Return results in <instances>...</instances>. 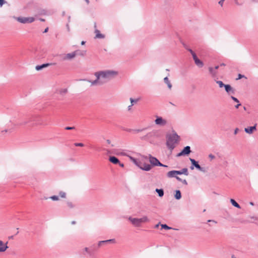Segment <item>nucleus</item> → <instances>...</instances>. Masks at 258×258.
<instances>
[{
    "instance_id": "nucleus-1",
    "label": "nucleus",
    "mask_w": 258,
    "mask_h": 258,
    "mask_svg": "<svg viewBox=\"0 0 258 258\" xmlns=\"http://www.w3.org/2000/svg\"><path fill=\"white\" fill-rule=\"evenodd\" d=\"M118 74L117 71L113 70H106L100 71L94 73L96 79L94 81L88 80L91 86H100L107 82L108 81L114 78Z\"/></svg>"
},
{
    "instance_id": "nucleus-2",
    "label": "nucleus",
    "mask_w": 258,
    "mask_h": 258,
    "mask_svg": "<svg viewBox=\"0 0 258 258\" xmlns=\"http://www.w3.org/2000/svg\"><path fill=\"white\" fill-rule=\"evenodd\" d=\"M179 137L175 133L168 134L166 136V146L171 152L179 142Z\"/></svg>"
},
{
    "instance_id": "nucleus-3",
    "label": "nucleus",
    "mask_w": 258,
    "mask_h": 258,
    "mask_svg": "<svg viewBox=\"0 0 258 258\" xmlns=\"http://www.w3.org/2000/svg\"><path fill=\"white\" fill-rule=\"evenodd\" d=\"M128 220L135 227H140L141 226L142 224L147 223L150 221L149 219L146 216H144L141 218H133L130 217Z\"/></svg>"
},
{
    "instance_id": "nucleus-4",
    "label": "nucleus",
    "mask_w": 258,
    "mask_h": 258,
    "mask_svg": "<svg viewBox=\"0 0 258 258\" xmlns=\"http://www.w3.org/2000/svg\"><path fill=\"white\" fill-rule=\"evenodd\" d=\"M79 52L80 51L79 50H76L71 53L64 54L62 55V59L63 60H71L74 59L76 55H80Z\"/></svg>"
},
{
    "instance_id": "nucleus-5",
    "label": "nucleus",
    "mask_w": 258,
    "mask_h": 258,
    "mask_svg": "<svg viewBox=\"0 0 258 258\" xmlns=\"http://www.w3.org/2000/svg\"><path fill=\"white\" fill-rule=\"evenodd\" d=\"M15 19L20 23L26 24L31 23L34 21L35 18L33 17H16Z\"/></svg>"
},
{
    "instance_id": "nucleus-6",
    "label": "nucleus",
    "mask_w": 258,
    "mask_h": 258,
    "mask_svg": "<svg viewBox=\"0 0 258 258\" xmlns=\"http://www.w3.org/2000/svg\"><path fill=\"white\" fill-rule=\"evenodd\" d=\"M154 122L156 125L160 126H165L167 124V120L166 119L159 116H156Z\"/></svg>"
},
{
    "instance_id": "nucleus-7",
    "label": "nucleus",
    "mask_w": 258,
    "mask_h": 258,
    "mask_svg": "<svg viewBox=\"0 0 258 258\" xmlns=\"http://www.w3.org/2000/svg\"><path fill=\"white\" fill-rule=\"evenodd\" d=\"M149 160L152 166H160L167 167L166 165H163L155 157L152 156L151 155L149 156Z\"/></svg>"
},
{
    "instance_id": "nucleus-8",
    "label": "nucleus",
    "mask_w": 258,
    "mask_h": 258,
    "mask_svg": "<svg viewBox=\"0 0 258 258\" xmlns=\"http://www.w3.org/2000/svg\"><path fill=\"white\" fill-rule=\"evenodd\" d=\"M190 152H191L190 147L189 146H186L185 147H184V149L180 153L177 154L176 156L180 157L181 156L187 155L189 154Z\"/></svg>"
},
{
    "instance_id": "nucleus-9",
    "label": "nucleus",
    "mask_w": 258,
    "mask_h": 258,
    "mask_svg": "<svg viewBox=\"0 0 258 258\" xmlns=\"http://www.w3.org/2000/svg\"><path fill=\"white\" fill-rule=\"evenodd\" d=\"M138 167L142 170L148 171H150L152 168V165L148 164H144L142 165V163L140 162Z\"/></svg>"
},
{
    "instance_id": "nucleus-10",
    "label": "nucleus",
    "mask_w": 258,
    "mask_h": 258,
    "mask_svg": "<svg viewBox=\"0 0 258 258\" xmlns=\"http://www.w3.org/2000/svg\"><path fill=\"white\" fill-rule=\"evenodd\" d=\"M224 88L226 92L229 95L234 94L235 90L230 85H226Z\"/></svg>"
},
{
    "instance_id": "nucleus-11",
    "label": "nucleus",
    "mask_w": 258,
    "mask_h": 258,
    "mask_svg": "<svg viewBox=\"0 0 258 258\" xmlns=\"http://www.w3.org/2000/svg\"><path fill=\"white\" fill-rule=\"evenodd\" d=\"M189 160L193 166H194L197 169L201 171H204L203 168L200 166V165L198 164V162H197L195 159L192 158H189Z\"/></svg>"
},
{
    "instance_id": "nucleus-12",
    "label": "nucleus",
    "mask_w": 258,
    "mask_h": 258,
    "mask_svg": "<svg viewBox=\"0 0 258 258\" xmlns=\"http://www.w3.org/2000/svg\"><path fill=\"white\" fill-rule=\"evenodd\" d=\"M8 242L4 243L3 241L0 240V252H5L8 248L7 245Z\"/></svg>"
},
{
    "instance_id": "nucleus-13",
    "label": "nucleus",
    "mask_w": 258,
    "mask_h": 258,
    "mask_svg": "<svg viewBox=\"0 0 258 258\" xmlns=\"http://www.w3.org/2000/svg\"><path fill=\"white\" fill-rule=\"evenodd\" d=\"M256 124L253 126H250L244 128V131L248 134H252L254 131L256 130Z\"/></svg>"
},
{
    "instance_id": "nucleus-14",
    "label": "nucleus",
    "mask_w": 258,
    "mask_h": 258,
    "mask_svg": "<svg viewBox=\"0 0 258 258\" xmlns=\"http://www.w3.org/2000/svg\"><path fill=\"white\" fill-rule=\"evenodd\" d=\"M177 175H178V171H177V170H172V171H169L167 173V176L169 178H171V177H175L176 178V177H177L176 176Z\"/></svg>"
},
{
    "instance_id": "nucleus-15",
    "label": "nucleus",
    "mask_w": 258,
    "mask_h": 258,
    "mask_svg": "<svg viewBox=\"0 0 258 258\" xmlns=\"http://www.w3.org/2000/svg\"><path fill=\"white\" fill-rule=\"evenodd\" d=\"M115 240L114 239L100 241H99L98 245L99 246H101L102 244L108 243L110 242L115 243Z\"/></svg>"
},
{
    "instance_id": "nucleus-16",
    "label": "nucleus",
    "mask_w": 258,
    "mask_h": 258,
    "mask_svg": "<svg viewBox=\"0 0 258 258\" xmlns=\"http://www.w3.org/2000/svg\"><path fill=\"white\" fill-rule=\"evenodd\" d=\"M95 38L103 39L105 37V36L103 34H101L100 31L97 29L95 30Z\"/></svg>"
},
{
    "instance_id": "nucleus-17",
    "label": "nucleus",
    "mask_w": 258,
    "mask_h": 258,
    "mask_svg": "<svg viewBox=\"0 0 258 258\" xmlns=\"http://www.w3.org/2000/svg\"><path fill=\"white\" fill-rule=\"evenodd\" d=\"M50 63H44L40 66H36L35 67V69L37 71H40L45 68L50 66Z\"/></svg>"
},
{
    "instance_id": "nucleus-18",
    "label": "nucleus",
    "mask_w": 258,
    "mask_h": 258,
    "mask_svg": "<svg viewBox=\"0 0 258 258\" xmlns=\"http://www.w3.org/2000/svg\"><path fill=\"white\" fill-rule=\"evenodd\" d=\"M109 160L110 162H111V163L115 164L119 163V160L116 157H115L114 156L110 157Z\"/></svg>"
},
{
    "instance_id": "nucleus-19",
    "label": "nucleus",
    "mask_w": 258,
    "mask_h": 258,
    "mask_svg": "<svg viewBox=\"0 0 258 258\" xmlns=\"http://www.w3.org/2000/svg\"><path fill=\"white\" fill-rule=\"evenodd\" d=\"M164 83L167 84L168 88L169 89H171L172 88V84L170 83V81H169L168 78L167 77H166L164 78Z\"/></svg>"
},
{
    "instance_id": "nucleus-20",
    "label": "nucleus",
    "mask_w": 258,
    "mask_h": 258,
    "mask_svg": "<svg viewBox=\"0 0 258 258\" xmlns=\"http://www.w3.org/2000/svg\"><path fill=\"white\" fill-rule=\"evenodd\" d=\"M178 174L181 175V174H184L185 175H188V170L186 168H184L182 169L180 171H178Z\"/></svg>"
},
{
    "instance_id": "nucleus-21",
    "label": "nucleus",
    "mask_w": 258,
    "mask_h": 258,
    "mask_svg": "<svg viewBox=\"0 0 258 258\" xmlns=\"http://www.w3.org/2000/svg\"><path fill=\"white\" fill-rule=\"evenodd\" d=\"M144 129H127L126 131L128 132H132L134 134H137L144 131Z\"/></svg>"
},
{
    "instance_id": "nucleus-22",
    "label": "nucleus",
    "mask_w": 258,
    "mask_h": 258,
    "mask_svg": "<svg viewBox=\"0 0 258 258\" xmlns=\"http://www.w3.org/2000/svg\"><path fill=\"white\" fill-rule=\"evenodd\" d=\"M194 61H195L196 64L199 68H202L203 67V66H204L203 62L201 60H200L198 58L196 59Z\"/></svg>"
},
{
    "instance_id": "nucleus-23",
    "label": "nucleus",
    "mask_w": 258,
    "mask_h": 258,
    "mask_svg": "<svg viewBox=\"0 0 258 258\" xmlns=\"http://www.w3.org/2000/svg\"><path fill=\"white\" fill-rule=\"evenodd\" d=\"M130 159V160L132 161L136 165H137L138 167L139 165V164L140 163V161H138L137 159H136L135 158L131 156H127Z\"/></svg>"
},
{
    "instance_id": "nucleus-24",
    "label": "nucleus",
    "mask_w": 258,
    "mask_h": 258,
    "mask_svg": "<svg viewBox=\"0 0 258 258\" xmlns=\"http://www.w3.org/2000/svg\"><path fill=\"white\" fill-rule=\"evenodd\" d=\"M209 71L211 74V75L212 76V77H215L217 75V71L212 67H210L209 68Z\"/></svg>"
},
{
    "instance_id": "nucleus-25",
    "label": "nucleus",
    "mask_w": 258,
    "mask_h": 258,
    "mask_svg": "<svg viewBox=\"0 0 258 258\" xmlns=\"http://www.w3.org/2000/svg\"><path fill=\"white\" fill-rule=\"evenodd\" d=\"M155 191L158 194L159 197H162L164 196V190L163 189L156 188Z\"/></svg>"
},
{
    "instance_id": "nucleus-26",
    "label": "nucleus",
    "mask_w": 258,
    "mask_h": 258,
    "mask_svg": "<svg viewBox=\"0 0 258 258\" xmlns=\"http://www.w3.org/2000/svg\"><path fill=\"white\" fill-rule=\"evenodd\" d=\"M68 92V89L67 88H61L59 90L58 93L61 96L64 95Z\"/></svg>"
},
{
    "instance_id": "nucleus-27",
    "label": "nucleus",
    "mask_w": 258,
    "mask_h": 258,
    "mask_svg": "<svg viewBox=\"0 0 258 258\" xmlns=\"http://www.w3.org/2000/svg\"><path fill=\"white\" fill-rule=\"evenodd\" d=\"M174 197L176 200H179L181 198V192L180 190H176L175 191V194L174 195Z\"/></svg>"
},
{
    "instance_id": "nucleus-28",
    "label": "nucleus",
    "mask_w": 258,
    "mask_h": 258,
    "mask_svg": "<svg viewBox=\"0 0 258 258\" xmlns=\"http://www.w3.org/2000/svg\"><path fill=\"white\" fill-rule=\"evenodd\" d=\"M230 202L233 206L237 208H240V206H239V205L234 200L231 199Z\"/></svg>"
},
{
    "instance_id": "nucleus-29",
    "label": "nucleus",
    "mask_w": 258,
    "mask_h": 258,
    "mask_svg": "<svg viewBox=\"0 0 258 258\" xmlns=\"http://www.w3.org/2000/svg\"><path fill=\"white\" fill-rule=\"evenodd\" d=\"M140 99L138 98V99H134L132 98H130V100L131 101V103L132 104V105H134L135 104L137 103L139 101Z\"/></svg>"
},
{
    "instance_id": "nucleus-30",
    "label": "nucleus",
    "mask_w": 258,
    "mask_h": 258,
    "mask_svg": "<svg viewBox=\"0 0 258 258\" xmlns=\"http://www.w3.org/2000/svg\"><path fill=\"white\" fill-rule=\"evenodd\" d=\"M216 83L218 84L220 88L225 87L226 85L221 81H217Z\"/></svg>"
},
{
    "instance_id": "nucleus-31",
    "label": "nucleus",
    "mask_w": 258,
    "mask_h": 258,
    "mask_svg": "<svg viewBox=\"0 0 258 258\" xmlns=\"http://www.w3.org/2000/svg\"><path fill=\"white\" fill-rule=\"evenodd\" d=\"M176 178L177 179V180H178V181H180L181 182H182V183H183L185 185H187V182L186 181V180L185 179H181L180 177H176Z\"/></svg>"
},
{
    "instance_id": "nucleus-32",
    "label": "nucleus",
    "mask_w": 258,
    "mask_h": 258,
    "mask_svg": "<svg viewBox=\"0 0 258 258\" xmlns=\"http://www.w3.org/2000/svg\"><path fill=\"white\" fill-rule=\"evenodd\" d=\"M59 196L61 198H66V193L64 191H61L59 192Z\"/></svg>"
},
{
    "instance_id": "nucleus-33",
    "label": "nucleus",
    "mask_w": 258,
    "mask_h": 258,
    "mask_svg": "<svg viewBox=\"0 0 258 258\" xmlns=\"http://www.w3.org/2000/svg\"><path fill=\"white\" fill-rule=\"evenodd\" d=\"M53 201H58L59 200L58 196H52L49 198Z\"/></svg>"
},
{
    "instance_id": "nucleus-34",
    "label": "nucleus",
    "mask_w": 258,
    "mask_h": 258,
    "mask_svg": "<svg viewBox=\"0 0 258 258\" xmlns=\"http://www.w3.org/2000/svg\"><path fill=\"white\" fill-rule=\"evenodd\" d=\"M161 227L162 228H164V229H172L171 227H169L166 224H162L161 225Z\"/></svg>"
},
{
    "instance_id": "nucleus-35",
    "label": "nucleus",
    "mask_w": 258,
    "mask_h": 258,
    "mask_svg": "<svg viewBox=\"0 0 258 258\" xmlns=\"http://www.w3.org/2000/svg\"><path fill=\"white\" fill-rule=\"evenodd\" d=\"M68 206L70 208H73L74 207V205L72 202H69L67 203Z\"/></svg>"
},
{
    "instance_id": "nucleus-36",
    "label": "nucleus",
    "mask_w": 258,
    "mask_h": 258,
    "mask_svg": "<svg viewBox=\"0 0 258 258\" xmlns=\"http://www.w3.org/2000/svg\"><path fill=\"white\" fill-rule=\"evenodd\" d=\"M231 98L235 102H237V103H239V100L236 98H235V97L233 96H231Z\"/></svg>"
},
{
    "instance_id": "nucleus-37",
    "label": "nucleus",
    "mask_w": 258,
    "mask_h": 258,
    "mask_svg": "<svg viewBox=\"0 0 258 258\" xmlns=\"http://www.w3.org/2000/svg\"><path fill=\"white\" fill-rule=\"evenodd\" d=\"M243 78H245L246 79V78L244 75L239 74L238 75V78L237 79V80H239Z\"/></svg>"
},
{
    "instance_id": "nucleus-38",
    "label": "nucleus",
    "mask_w": 258,
    "mask_h": 258,
    "mask_svg": "<svg viewBox=\"0 0 258 258\" xmlns=\"http://www.w3.org/2000/svg\"><path fill=\"white\" fill-rule=\"evenodd\" d=\"M192 56V58L194 60H195L196 59L198 58V57L196 55V54L195 52H193L191 54Z\"/></svg>"
},
{
    "instance_id": "nucleus-39",
    "label": "nucleus",
    "mask_w": 258,
    "mask_h": 258,
    "mask_svg": "<svg viewBox=\"0 0 258 258\" xmlns=\"http://www.w3.org/2000/svg\"><path fill=\"white\" fill-rule=\"evenodd\" d=\"M75 146H77V147H83L84 144L83 143H75Z\"/></svg>"
},
{
    "instance_id": "nucleus-40",
    "label": "nucleus",
    "mask_w": 258,
    "mask_h": 258,
    "mask_svg": "<svg viewBox=\"0 0 258 258\" xmlns=\"http://www.w3.org/2000/svg\"><path fill=\"white\" fill-rule=\"evenodd\" d=\"M84 250L87 253H89V254H90V251L89 250V249L88 248V247H85L84 249Z\"/></svg>"
},
{
    "instance_id": "nucleus-41",
    "label": "nucleus",
    "mask_w": 258,
    "mask_h": 258,
    "mask_svg": "<svg viewBox=\"0 0 258 258\" xmlns=\"http://www.w3.org/2000/svg\"><path fill=\"white\" fill-rule=\"evenodd\" d=\"M6 3V2L5 0H0V6L2 7Z\"/></svg>"
},
{
    "instance_id": "nucleus-42",
    "label": "nucleus",
    "mask_w": 258,
    "mask_h": 258,
    "mask_svg": "<svg viewBox=\"0 0 258 258\" xmlns=\"http://www.w3.org/2000/svg\"><path fill=\"white\" fill-rule=\"evenodd\" d=\"M65 129L67 130H74V129H75V127L74 126H73V127L68 126V127H66L65 128Z\"/></svg>"
},
{
    "instance_id": "nucleus-43",
    "label": "nucleus",
    "mask_w": 258,
    "mask_h": 258,
    "mask_svg": "<svg viewBox=\"0 0 258 258\" xmlns=\"http://www.w3.org/2000/svg\"><path fill=\"white\" fill-rule=\"evenodd\" d=\"M239 128H236L235 129V130H234V135H236V134L238 133V132H239Z\"/></svg>"
},
{
    "instance_id": "nucleus-44",
    "label": "nucleus",
    "mask_w": 258,
    "mask_h": 258,
    "mask_svg": "<svg viewBox=\"0 0 258 258\" xmlns=\"http://www.w3.org/2000/svg\"><path fill=\"white\" fill-rule=\"evenodd\" d=\"M209 157L211 159H213L215 158V156L213 155V154H210L209 155Z\"/></svg>"
},
{
    "instance_id": "nucleus-45",
    "label": "nucleus",
    "mask_w": 258,
    "mask_h": 258,
    "mask_svg": "<svg viewBox=\"0 0 258 258\" xmlns=\"http://www.w3.org/2000/svg\"><path fill=\"white\" fill-rule=\"evenodd\" d=\"M224 1L225 0H221V1H220L219 2V4L221 6H222Z\"/></svg>"
},
{
    "instance_id": "nucleus-46",
    "label": "nucleus",
    "mask_w": 258,
    "mask_h": 258,
    "mask_svg": "<svg viewBox=\"0 0 258 258\" xmlns=\"http://www.w3.org/2000/svg\"><path fill=\"white\" fill-rule=\"evenodd\" d=\"M133 106V105H132V104L131 105H130L128 107H127V110L128 111H130L131 110V108H132V107Z\"/></svg>"
},
{
    "instance_id": "nucleus-47",
    "label": "nucleus",
    "mask_w": 258,
    "mask_h": 258,
    "mask_svg": "<svg viewBox=\"0 0 258 258\" xmlns=\"http://www.w3.org/2000/svg\"><path fill=\"white\" fill-rule=\"evenodd\" d=\"M241 105V104L239 102V103H237V104L235 105V108H238Z\"/></svg>"
},
{
    "instance_id": "nucleus-48",
    "label": "nucleus",
    "mask_w": 258,
    "mask_h": 258,
    "mask_svg": "<svg viewBox=\"0 0 258 258\" xmlns=\"http://www.w3.org/2000/svg\"><path fill=\"white\" fill-rule=\"evenodd\" d=\"M187 50L190 52V53L191 54L192 53L194 52L191 49L187 48Z\"/></svg>"
},
{
    "instance_id": "nucleus-49",
    "label": "nucleus",
    "mask_w": 258,
    "mask_h": 258,
    "mask_svg": "<svg viewBox=\"0 0 258 258\" xmlns=\"http://www.w3.org/2000/svg\"><path fill=\"white\" fill-rule=\"evenodd\" d=\"M106 143L108 144H111V141L110 140H106Z\"/></svg>"
},
{
    "instance_id": "nucleus-50",
    "label": "nucleus",
    "mask_w": 258,
    "mask_h": 258,
    "mask_svg": "<svg viewBox=\"0 0 258 258\" xmlns=\"http://www.w3.org/2000/svg\"><path fill=\"white\" fill-rule=\"evenodd\" d=\"M48 30V28H46L45 29V30H44L43 32L44 33H46V32H47Z\"/></svg>"
},
{
    "instance_id": "nucleus-51",
    "label": "nucleus",
    "mask_w": 258,
    "mask_h": 258,
    "mask_svg": "<svg viewBox=\"0 0 258 258\" xmlns=\"http://www.w3.org/2000/svg\"><path fill=\"white\" fill-rule=\"evenodd\" d=\"M118 164L120 165V166H121L122 167H123L124 166V165H123V163H121L119 162V163H118Z\"/></svg>"
},
{
    "instance_id": "nucleus-52",
    "label": "nucleus",
    "mask_w": 258,
    "mask_h": 258,
    "mask_svg": "<svg viewBox=\"0 0 258 258\" xmlns=\"http://www.w3.org/2000/svg\"><path fill=\"white\" fill-rule=\"evenodd\" d=\"M219 68V66H216L214 69L216 71Z\"/></svg>"
},
{
    "instance_id": "nucleus-53",
    "label": "nucleus",
    "mask_w": 258,
    "mask_h": 258,
    "mask_svg": "<svg viewBox=\"0 0 258 258\" xmlns=\"http://www.w3.org/2000/svg\"><path fill=\"white\" fill-rule=\"evenodd\" d=\"M84 1L86 2V3H87V4H89V3H90L89 0H84Z\"/></svg>"
},
{
    "instance_id": "nucleus-54",
    "label": "nucleus",
    "mask_w": 258,
    "mask_h": 258,
    "mask_svg": "<svg viewBox=\"0 0 258 258\" xmlns=\"http://www.w3.org/2000/svg\"><path fill=\"white\" fill-rule=\"evenodd\" d=\"M190 168L191 169V170H193L194 169V166H193L192 165V166H190Z\"/></svg>"
},
{
    "instance_id": "nucleus-55",
    "label": "nucleus",
    "mask_w": 258,
    "mask_h": 258,
    "mask_svg": "<svg viewBox=\"0 0 258 258\" xmlns=\"http://www.w3.org/2000/svg\"><path fill=\"white\" fill-rule=\"evenodd\" d=\"M252 2H253V3H256L257 2V0H251Z\"/></svg>"
},
{
    "instance_id": "nucleus-56",
    "label": "nucleus",
    "mask_w": 258,
    "mask_h": 258,
    "mask_svg": "<svg viewBox=\"0 0 258 258\" xmlns=\"http://www.w3.org/2000/svg\"><path fill=\"white\" fill-rule=\"evenodd\" d=\"M235 3H236V4L237 5H239L238 2V0H235Z\"/></svg>"
},
{
    "instance_id": "nucleus-57",
    "label": "nucleus",
    "mask_w": 258,
    "mask_h": 258,
    "mask_svg": "<svg viewBox=\"0 0 258 258\" xmlns=\"http://www.w3.org/2000/svg\"><path fill=\"white\" fill-rule=\"evenodd\" d=\"M75 223H76V222L74 221L72 222V224H75Z\"/></svg>"
},
{
    "instance_id": "nucleus-58",
    "label": "nucleus",
    "mask_w": 258,
    "mask_h": 258,
    "mask_svg": "<svg viewBox=\"0 0 258 258\" xmlns=\"http://www.w3.org/2000/svg\"><path fill=\"white\" fill-rule=\"evenodd\" d=\"M85 44V42H84V41H82V42H81V44H82V45H83V44Z\"/></svg>"
},
{
    "instance_id": "nucleus-59",
    "label": "nucleus",
    "mask_w": 258,
    "mask_h": 258,
    "mask_svg": "<svg viewBox=\"0 0 258 258\" xmlns=\"http://www.w3.org/2000/svg\"><path fill=\"white\" fill-rule=\"evenodd\" d=\"M225 65V64L224 63H221V64H220V66H224Z\"/></svg>"
},
{
    "instance_id": "nucleus-60",
    "label": "nucleus",
    "mask_w": 258,
    "mask_h": 258,
    "mask_svg": "<svg viewBox=\"0 0 258 258\" xmlns=\"http://www.w3.org/2000/svg\"><path fill=\"white\" fill-rule=\"evenodd\" d=\"M40 21H44V19H40Z\"/></svg>"
},
{
    "instance_id": "nucleus-61",
    "label": "nucleus",
    "mask_w": 258,
    "mask_h": 258,
    "mask_svg": "<svg viewBox=\"0 0 258 258\" xmlns=\"http://www.w3.org/2000/svg\"><path fill=\"white\" fill-rule=\"evenodd\" d=\"M144 158L145 159H148V157H147V156H146V157H144Z\"/></svg>"
},
{
    "instance_id": "nucleus-62",
    "label": "nucleus",
    "mask_w": 258,
    "mask_h": 258,
    "mask_svg": "<svg viewBox=\"0 0 258 258\" xmlns=\"http://www.w3.org/2000/svg\"><path fill=\"white\" fill-rule=\"evenodd\" d=\"M158 226H159V224L156 225V227H158Z\"/></svg>"
},
{
    "instance_id": "nucleus-63",
    "label": "nucleus",
    "mask_w": 258,
    "mask_h": 258,
    "mask_svg": "<svg viewBox=\"0 0 258 258\" xmlns=\"http://www.w3.org/2000/svg\"><path fill=\"white\" fill-rule=\"evenodd\" d=\"M111 147H113V146H114V145H113V144H111Z\"/></svg>"
},
{
    "instance_id": "nucleus-64",
    "label": "nucleus",
    "mask_w": 258,
    "mask_h": 258,
    "mask_svg": "<svg viewBox=\"0 0 258 258\" xmlns=\"http://www.w3.org/2000/svg\"><path fill=\"white\" fill-rule=\"evenodd\" d=\"M232 258H236L235 257H234V256H232Z\"/></svg>"
}]
</instances>
